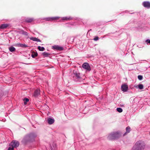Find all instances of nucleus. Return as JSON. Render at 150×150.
I'll return each mask as SVG.
<instances>
[{
    "label": "nucleus",
    "mask_w": 150,
    "mask_h": 150,
    "mask_svg": "<svg viewBox=\"0 0 150 150\" xmlns=\"http://www.w3.org/2000/svg\"><path fill=\"white\" fill-rule=\"evenodd\" d=\"M52 48L53 49L55 50H62L63 49V47L57 45L53 46Z\"/></svg>",
    "instance_id": "obj_9"
},
{
    "label": "nucleus",
    "mask_w": 150,
    "mask_h": 150,
    "mask_svg": "<svg viewBox=\"0 0 150 150\" xmlns=\"http://www.w3.org/2000/svg\"><path fill=\"white\" fill-rule=\"evenodd\" d=\"M99 39V38L97 36H95L94 38L93 39V40L95 41H97Z\"/></svg>",
    "instance_id": "obj_29"
},
{
    "label": "nucleus",
    "mask_w": 150,
    "mask_h": 150,
    "mask_svg": "<svg viewBox=\"0 0 150 150\" xmlns=\"http://www.w3.org/2000/svg\"><path fill=\"white\" fill-rule=\"evenodd\" d=\"M117 111L119 112H122V109L120 108H117L116 109Z\"/></svg>",
    "instance_id": "obj_23"
},
{
    "label": "nucleus",
    "mask_w": 150,
    "mask_h": 150,
    "mask_svg": "<svg viewBox=\"0 0 150 150\" xmlns=\"http://www.w3.org/2000/svg\"><path fill=\"white\" fill-rule=\"evenodd\" d=\"M143 85L142 84H140L138 85V88L140 89H142L143 88Z\"/></svg>",
    "instance_id": "obj_24"
},
{
    "label": "nucleus",
    "mask_w": 150,
    "mask_h": 150,
    "mask_svg": "<svg viewBox=\"0 0 150 150\" xmlns=\"http://www.w3.org/2000/svg\"><path fill=\"white\" fill-rule=\"evenodd\" d=\"M40 93V90L39 89L36 90L34 93V96L35 97H37Z\"/></svg>",
    "instance_id": "obj_12"
},
{
    "label": "nucleus",
    "mask_w": 150,
    "mask_h": 150,
    "mask_svg": "<svg viewBox=\"0 0 150 150\" xmlns=\"http://www.w3.org/2000/svg\"><path fill=\"white\" fill-rule=\"evenodd\" d=\"M30 40H32L33 41H36L38 42H40V40L38 38H36V37H32L30 38Z\"/></svg>",
    "instance_id": "obj_10"
},
{
    "label": "nucleus",
    "mask_w": 150,
    "mask_h": 150,
    "mask_svg": "<svg viewBox=\"0 0 150 150\" xmlns=\"http://www.w3.org/2000/svg\"><path fill=\"white\" fill-rule=\"evenodd\" d=\"M23 100L24 101V104L25 105L27 104V102L29 101V100L28 98H25L23 99Z\"/></svg>",
    "instance_id": "obj_21"
},
{
    "label": "nucleus",
    "mask_w": 150,
    "mask_h": 150,
    "mask_svg": "<svg viewBox=\"0 0 150 150\" xmlns=\"http://www.w3.org/2000/svg\"><path fill=\"white\" fill-rule=\"evenodd\" d=\"M51 148L52 150H55L56 147V145L55 144H53L52 146L51 145Z\"/></svg>",
    "instance_id": "obj_19"
},
{
    "label": "nucleus",
    "mask_w": 150,
    "mask_h": 150,
    "mask_svg": "<svg viewBox=\"0 0 150 150\" xmlns=\"http://www.w3.org/2000/svg\"><path fill=\"white\" fill-rule=\"evenodd\" d=\"M59 18L58 17H48L45 18V20L46 21H56Z\"/></svg>",
    "instance_id": "obj_6"
},
{
    "label": "nucleus",
    "mask_w": 150,
    "mask_h": 150,
    "mask_svg": "<svg viewBox=\"0 0 150 150\" xmlns=\"http://www.w3.org/2000/svg\"><path fill=\"white\" fill-rule=\"evenodd\" d=\"M145 145L143 141H139L137 142L132 149V150H143Z\"/></svg>",
    "instance_id": "obj_2"
},
{
    "label": "nucleus",
    "mask_w": 150,
    "mask_h": 150,
    "mask_svg": "<svg viewBox=\"0 0 150 150\" xmlns=\"http://www.w3.org/2000/svg\"><path fill=\"white\" fill-rule=\"evenodd\" d=\"M72 18L70 17H64L62 18V20H71Z\"/></svg>",
    "instance_id": "obj_25"
},
{
    "label": "nucleus",
    "mask_w": 150,
    "mask_h": 150,
    "mask_svg": "<svg viewBox=\"0 0 150 150\" xmlns=\"http://www.w3.org/2000/svg\"><path fill=\"white\" fill-rule=\"evenodd\" d=\"M14 148L12 147H10L8 148V150H14Z\"/></svg>",
    "instance_id": "obj_31"
},
{
    "label": "nucleus",
    "mask_w": 150,
    "mask_h": 150,
    "mask_svg": "<svg viewBox=\"0 0 150 150\" xmlns=\"http://www.w3.org/2000/svg\"><path fill=\"white\" fill-rule=\"evenodd\" d=\"M37 136V134L35 133H31L27 134L23 137L21 142L23 144H26L28 143L32 142L34 141Z\"/></svg>",
    "instance_id": "obj_1"
},
{
    "label": "nucleus",
    "mask_w": 150,
    "mask_h": 150,
    "mask_svg": "<svg viewBox=\"0 0 150 150\" xmlns=\"http://www.w3.org/2000/svg\"><path fill=\"white\" fill-rule=\"evenodd\" d=\"M73 73L75 75V76H76L77 78H80V74L79 73H77L74 71H73Z\"/></svg>",
    "instance_id": "obj_16"
},
{
    "label": "nucleus",
    "mask_w": 150,
    "mask_h": 150,
    "mask_svg": "<svg viewBox=\"0 0 150 150\" xmlns=\"http://www.w3.org/2000/svg\"><path fill=\"white\" fill-rule=\"evenodd\" d=\"M22 33L25 36H28V34L27 32L24 31L23 30L22 31Z\"/></svg>",
    "instance_id": "obj_26"
},
{
    "label": "nucleus",
    "mask_w": 150,
    "mask_h": 150,
    "mask_svg": "<svg viewBox=\"0 0 150 150\" xmlns=\"http://www.w3.org/2000/svg\"><path fill=\"white\" fill-rule=\"evenodd\" d=\"M33 19L32 18H27L26 19L25 21L27 22H31L33 21Z\"/></svg>",
    "instance_id": "obj_18"
},
{
    "label": "nucleus",
    "mask_w": 150,
    "mask_h": 150,
    "mask_svg": "<svg viewBox=\"0 0 150 150\" xmlns=\"http://www.w3.org/2000/svg\"><path fill=\"white\" fill-rule=\"evenodd\" d=\"M9 51L11 52H13L16 50L15 48L14 47H9Z\"/></svg>",
    "instance_id": "obj_17"
},
{
    "label": "nucleus",
    "mask_w": 150,
    "mask_h": 150,
    "mask_svg": "<svg viewBox=\"0 0 150 150\" xmlns=\"http://www.w3.org/2000/svg\"><path fill=\"white\" fill-rule=\"evenodd\" d=\"M47 121L48 123L50 125L52 124L54 121V119L51 118H48Z\"/></svg>",
    "instance_id": "obj_11"
},
{
    "label": "nucleus",
    "mask_w": 150,
    "mask_h": 150,
    "mask_svg": "<svg viewBox=\"0 0 150 150\" xmlns=\"http://www.w3.org/2000/svg\"><path fill=\"white\" fill-rule=\"evenodd\" d=\"M38 55V54L37 53H34V54H31V56L33 58H34L35 57L37 56Z\"/></svg>",
    "instance_id": "obj_27"
},
{
    "label": "nucleus",
    "mask_w": 150,
    "mask_h": 150,
    "mask_svg": "<svg viewBox=\"0 0 150 150\" xmlns=\"http://www.w3.org/2000/svg\"><path fill=\"white\" fill-rule=\"evenodd\" d=\"M120 136V134L118 132H113L110 134L108 137L109 140H113L116 139Z\"/></svg>",
    "instance_id": "obj_3"
},
{
    "label": "nucleus",
    "mask_w": 150,
    "mask_h": 150,
    "mask_svg": "<svg viewBox=\"0 0 150 150\" xmlns=\"http://www.w3.org/2000/svg\"><path fill=\"white\" fill-rule=\"evenodd\" d=\"M19 145V142L16 140H13L9 144V146L14 148L18 147Z\"/></svg>",
    "instance_id": "obj_4"
},
{
    "label": "nucleus",
    "mask_w": 150,
    "mask_h": 150,
    "mask_svg": "<svg viewBox=\"0 0 150 150\" xmlns=\"http://www.w3.org/2000/svg\"><path fill=\"white\" fill-rule=\"evenodd\" d=\"M128 87L127 86L126 84H123L121 86V90L123 92H125L127 91Z\"/></svg>",
    "instance_id": "obj_7"
},
{
    "label": "nucleus",
    "mask_w": 150,
    "mask_h": 150,
    "mask_svg": "<svg viewBox=\"0 0 150 150\" xmlns=\"http://www.w3.org/2000/svg\"><path fill=\"white\" fill-rule=\"evenodd\" d=\"M82 67L87 70L90 71L91 70V68L89 64L86 63H84L82 65Z\"/></svg>",
    "instance_id": "obj_5"
},
{
    "label": "nucleus",
    "mask_w": 150,
    "mask_h": 150,
    "mask_svg": "<svg viewBox=\"0 0 150 150\" xmlns=\"http://www.w3.org/2000/svg\"><path fill=\"white\" fill-rule=\"evenodd\" d=\"M38 49L40 51H43L44 50L45 48L43 47H41L40 46H39L38 47Z\"/></svg>",
    "instance_id": "obj_20"
},
{
    "label": "nucleus",
    "mask_w": 150,
    "mask_h": 150,
    "mask_svg": "<svg viewBox=\"0 0 150 150\" xmlns=\"http://www.w3.org/2000/svg\"><path fill=\"white\" fill-rule=\"evenodd\" d=\"M8 26L7 24H3L0 26V28L1 29H4L6 28Z\"/></svg>",
    "instance_id": "obj_13"
},
{
    "label": "nucleus",
    "mask_w": 150,
    "mask_h": 150,
    "mask_svg": "<svg viewBox=\"0 0 150 150\" xmlns=\"http://www.w3.org/2000/svg\"><path fill=\"white\" fill-rule=\"evenodd\" d=\"M18 46L23 47H28V46L25 44L19 43L17 44Z\"/></svg>",
    "instance_id": "obj_15"
},
{
    "label": "nucleus",
    "mask_w": 150,
    "mask_h": 150,
    "mask_svg": "<svg viewBox=\"0 0 150 150\" xmlns=\"http://www.w3.org/2000/svg\"><path fill=\"white\" fill-rule=\"evenodd\" d=\"M143 6L147 8H150V3L149 1H144L143 3Z\"/></svg>",
    "instance_id": "obj_8"
},
{
    "label": "nucleus",
    "mask_w": 150,
    "mask_h": 150,
    "mask_svg": "<svg viewBox=\"0 0 150 150\" xmlns=\"http://www.w3.org/2000/svg\"><path fill=\"white\" fill-rule=\"evenodd\" d=\"M42 54L45 57H48L49 55L50 54L46 52H44Z\"/></svg>",
    "instance_id": "obj_22"
},
{
    "label": "nucleus",
    "mask_w": 150,
    "mask_h": 150,
    "mask_svg": "<svg viewBox=\"0 0 150 150\" xmlns=\"http://www.w3.org/2000/svg\"><path fill=\"white\" fill-rule=\"evenodd\" d=\"M138 78L139 80H141L143 79V76L141 75H138Z\"/></svg>",
    "instance_id": "obj_28"
},
{
    "label": "nucleus",
    "mask_w": 150,
    "mask_h": 150,
    "mask_svg": "<svg viewBox=\"0 0 150 150\" xmlns=\"http://www.w3.org/2000/svg\"><path fill=\"white\" fill-rule=\"evenodd\" d=\"M126 132L123 134V136L126 135L127 133L129 132L130 130V128L129 127H127L126 128Z\"/></svg>",
    "instance_id": "obj_14"
},
{
    "label": "nucleus",
    "mask_w": 150,
    "mask_h": 150,
    "mask_svg": "<svg viewBox=\"0 0 150 150\" xmlns=\"http://www.w3.org/2000/svg\"><path fill=\"white\" fill-rule=\"evenodd\" d=\"M146 43L147 44H150V40H149V39L146 40Z\"/></svg>",
    "instance_id": "obj_30"
}]
</instances>
